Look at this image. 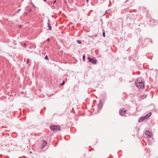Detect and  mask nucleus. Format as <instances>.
Instances as JSON below:
<instances>
[{"instance_id": "f257e3e1", "label": "nucleus", "mask_w": 158, "mask_h": 158, "mask_svg": "<svg viewBox=\"0 0 158 158\" xmlns=\"http://www.w3.org/2000/svg\"><path fill=\"white\" fill-rule=\"evenodd\" d=\"M136 86L139 88H143L144 87V83L143 82L141 78L139 79L136 82Z\"/></svg>"}, {"instance_id": "f03ea898", "label": "nucleus", "mask_w": 158, "mask_h": 158, "mask_svg": "<svg viewBox=\"0 0 158 158\" xmlns=\"http://www.w3.org/2000/svg\"><path fill=\"white\" fill-rule=\"evenodd\" d=\"M50 128L53 131H56L57 130L60 131V127L58 125H52L50 127Z\"/></svg>"}, {"instance_id": "7ed1b4c3", "label": "nucleus", "mask_w": 158, "mask_h": 158, "mask_svg": "<svg viewBox=\"0 0 158 158\" xmlns=\"http://www.w3.org/2000/svg\"><path fill=\"white\" fill-rule=\"evenodd\" d=\"M152 115L151 113H149L145 116L140 118L139 119V122H141L143 121L144 119H146Z\"/></svg>"}, {"instance_id": "20e7f679", "label": "nucleus", "mask_w": 158, "mask_h": 158, "mask_svg": "<svg viewBox=\"0 0 158 158\" xmlns=\"http://www.w3.org/2000/svg\"><path fill=\"white\" fill-rule=\"evenodd\" d=\"M89 61L92 63L95 64L97 62V60L95 58H88Z\"/></svg>"}, {"instance_id": "39448f33", "label": "nucleus", "mask_w": 158, "mask_h": 158, "mask_svg": "<svg viewBox=\"0 0 158 158\" xmlns=\"http://www.w3.org/2000/svg\"><path fill=\"white\" fill-rule=\"evenodd\" d=\"M126 112V110H125L124 109H123L120 112V114L122 116H124Z\"/></svg>"}, {"instance_id": "423d86ee", "label": "nucleus", "mask_w": 158, "mask_h": 158, "mask_svg": "<svg viewBox=\"0 0 158 158\" xmlns=\"http://www.w3.org/2000/svg\"><path fill=\"white\" fill-rule=\"evenodd\" d=\"M145 134L148 136V137H150L152 136V134L151 133V132L148 131H147L145 132Z\"/></svg>"}, {"instance_id": "0eeeda50", "label": "nucleus", "mask_w": 158, "mask_h": 158, "mask_svg": "<svg viewBox=\"0 0 158 158\" xmlns=\"http://www.w3.org/2000/svg\"><path fill=\"white\" fill-rule=\"evenodd\" d=\"M47 142H46L43 140V143H42V148H44L45 146L47 144Z\"/></svg>"}, {"instance_id": "6e6552de", "label": "nucleus", "mask_w": 158, "mask_h": 158, "mask_svg": "<svg viewBox=\"0 0 158 158\" xmlns=\"http://www.w3.org/2000/svg\"><path fill=\"white\" fill-rule=\"evenodd\" d=\"M147 97V96L146 95H143L141 96V98L142 99H143Z\"/></svg>"}, {"instance_id": "1a4fd4ad", "label": "nucleus", "mask_w": 158, "mask_h": 158, "mask_svg": "<svg viewBox=\"0 0 158 158\" xmlns=\"http://www.w3.org/2000/svg\"><path fill=\"white\" fill-rule=\"evenodd\" d=\"M48 28H49V30H51V26L50 25V24H49V23H48Z\"/></svg>"}, {"instance_id": "9d476101", "label": "nucleus", "mask_w": 158, "mask_h": 158, "mask_svg": "<svg viewBox=\"0 0 158 158\" xmlns=\"http://www.w3.org/2000/svg\"><path fill=\"white\" fill-rule=\"evenodd\" d=\"M77 43L79 44H81V41H80L79 40H77Z\"/></svg>"}, {"instance_id": "9b49d317", "label": "nucleus", "mask_w": 158, "mask_h": 158, "mask_svg": "<svg viewBox=\"0 0 158 158\" xmlns=\"http://www.w3.org/2000/svg\"><path fill=\"white\" fill-rule=\"evenodd\" d=\"M23 14L24 16H26L27 15V13H24Z\"/></svg>"}, {"instance_id": "f8f14e48", "label": "nucleus", "mask_w": 158, "mask_h": 158, "mask_svg": "<svg viewBox=\"0 0 158 158\" xmlns=\"http://www.w3.org/2000/svg\"><path fill=\"white\" fill-rule=\"evenodd\" d=\"M45 59L46 60H48V57L47 56H46L45 58Z\"/></svg>"}, {"instance_id": "ddd939ff", "label": "nucleus", "mask_w": 158, "mask_h": 158, "mask_svg": "<svg viewBox=\"0 0 158 158\" xmlns=\"http://www.w3.org/2000/svg\"><path fill=\"white\" fill-rule=\"evenodd\" d=\"M29 62V59H27V64H28Z\"/></svg>"}, {"instance_id": "4468645a", "label": "nucleus", "mask_w": 158, "mask_h": 158, "mask_svg": "<svg viewBox=\"0 0 158 158\" xmlns=\"http://www.w3.org/2000/svg\"><path fill=\"white\" fill-rule=\"evenodd\" d=\"M65 82H64V81H63V83H62V84H61V85H63L64 84Z\"/></svg>"}, {"instance_id": "2eb2a0df", "label": "nucleus", "mask_w": 158, "mask_h": 158, "mask_svg": "<svg viewBox=\"0 0 158 158\" xmlns=\"http://www.w3.org/2000/svg\"><path fill=\"white\" fill-rule=\"evenodd\" d=\"M103 36L104 37L105 36V32H103Z\"/></svg>"}, {"instance_id": "dca6fc26", "label": "nucleus", "mask_w": 158, "mask_h": 158, "mask_svg": "<svg viewBox=\"0 0 158 158\" xmlns=\"http://www.w3.org/2000/svg\"><path fill=\"white\" fill-rule=\"evenodd\" d=\"M31 9H30L29 10H28V12H31Z\"/></svg>"}, {"instance_id": "f3484780", "label": "nucleus", "mask_w": 158, "mask_h": 158, "mask_svg": "<svg viewBox=\"0 0 158 158\" xmlns=\"http://www.w3.org/2000/svg\"><path fill=\"white\" fill-rule=\"evenodd\" d=\"M83 59L84 60L85 59V57L84 55L83 56Z\"/></svg>"}, {"instance_id": "a211bd4d", "label": "nucleus", "mask_w": 158, "mask_h": 158, "mask_svg": "<svg viewBox=\"0 0 158 158\" xmlns=\"http://www.w3.org/2000/svg\"><path fill=\"white\" fill-rule=\"evenodd\" d=\"M33 6L34 7L36 8V6H35V5L34 4H33Z\"/></svg>"}, {"instance_id": "6ab92c4d", "label": "nucleus", "mask_w": 158, "mask_h": 158, "mask_svg": "<svg viewBox=\"0 0 158 158\" xmlns=\"http://www.w3.org/2000/svg\"><path fill=\"white\" fill-rule=\"evenodd\" d=\"M56 0H55V1L53 2V4H54L56 2Z\"/></svg>"}, {"instance_id": "aec40b11", "label": "nucleus", "mask_w": 158, "mask_h": 158, "mask_svg": "<svg viewBox=\"0 0 158 158\" xmlns=\"http://www.w3.org/2000/svg\"><path fill=\"white\" fill-rule=\"evenodd\" d=\"M21 10V9H19L18 10V11H20V10Z\"/></svg>"}, {"instance_id": "412c9836", "label": "nucleus", "mask_w": 158, "mask_h": 158, "mask_svg": "<svg viewBox=\"0 0 158 158\" xmlns=\"http://www.w3.org/2000/svg\"><path fill=\"white\" fill-rule=\"evenodd\" d=\"M31 4L33 6V4H34L32 3H31Z\"/></svg>"}, {"instance_id": "4be33fe9", "label": "nucleus", "mask_w": 158, "mask_h": 158, "mask_svg": "<svg viewBox=\"0 0 158 158\" xmlns=\"http://www.w3.org/2000/svg\"><path fill=\"white\" fill-rule=\"evenodd\" d=\"M49 39H48L47 40V41H49Z\"/></svg>"}, {"instance_id": "5701e85b", "label": "nucleus", "mask_w": 158, "mask_h": 158, "mask_svg": "<svg viewBox=\"0 0 158 158\" xmlns=\"http://www.w3.org/2000/svg\"><path fill=\"white\" fill-rule=\"evenodd\" d=\"M88 1H89V0H86V1H87V2H88Z\"/></svg>"}, {"instance_id": "b1692460", "label": "nucleus", "mask_w": 158, "mask_h": 158, "mask_svg": "<svg viewBox=\"0 0 158 158\" xmlns=\"http://www.w3.org/2000/svg\"><path fill=\"white\" fill-rule=\"evenodd\" d=\"M21 26H20L19 28H21Z\"/></svg>"}, {"instance_id": "393cba45", "label": "nucleus", "mask_w": 158, "mask_h": 158, "mask_svg": "<svg viewBox=\"0 0 158 158\" xmlns=\"http://www.w3.org/2000/svg\"><path fill=\"white\" fill-rule=\"evenodd\" d=\"M45 2H46V0H44Z\"/></svg>"}]
</instances>
